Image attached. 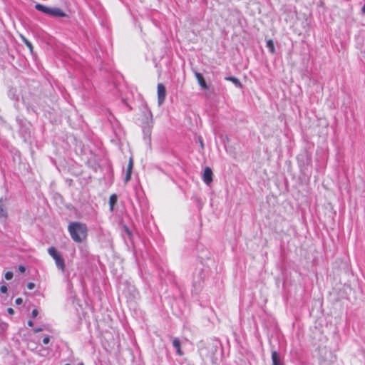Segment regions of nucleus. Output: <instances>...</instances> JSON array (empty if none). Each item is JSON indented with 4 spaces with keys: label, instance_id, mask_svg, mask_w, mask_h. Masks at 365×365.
<instances>
[{
    "label": "nucleus",
    "instance_id": "nucleus-18",
    "mask_svg": "<svg viewBox=\"0 0 365 365\" xmlns=\"http://www.w3.org/2000/svg\"><path fill=\"white\" fill-rule=\"evenodd\" d=\"M50 341V337L49 336H46L43 339V343L44 344H48Z\"/></svg>",
    "mask_w": 365,
    "mask_h": 365
},
{
    "label": "nucleus",
    "instance_id": "nucleus-26",
    "mask_svg": "<svg viewBox=\"0 0 365 365\" xmlns=\"http://www.w3.org/2000/svg\"><path fill=\"white\" fill-rule=\"evenodd\" d=\"M19 270H20L21 272H24V271H25V268H24V267H23V266H20V267H19Z\"/></svg>",
    "mask_w": 365,
    "mask_h": 365
},
{
    "label": "nucleus",
    "instance_id": "nucleus-24",
    "mask_svg": "<svg viewBox=\"0 0 365 365\" xmlns=\"http://www.w3.org/2000/svg\"><path fill=\"white\" fill-rule=\"evenodd\" d=\"M7 312L9 314H13L14 313V311L12 308H8Z\"/></svg>",
    "mask_w": 365,
    "mask_h": 365
},
{
    "label": "nucleus",
    "instance_id": "nucleus-12",
    "mask_svg": "<svg viewBox=\"0 0 365 365\" xmlns=\"http://www.w3.org/2000/svg\"><path fill=\"white\" fill-rule=\"evenodd\" d=\"M225 80L232 82L237 87H239V88L242 87L241 82L240 81V80L238 78H237L235 77H233V76L226 77Z\"/></svg>",
    "mask_w": 365,
    "mask_h": 365
},
{
    "label": "nucleus",
    "instance_id": "nucleus-9",
    "mask_svg": "<svg viewBox=\"0 0 365 365\" xmlns=\"http://www.w3.org/2000/svg\"><path fill=\"white\" fill-rule=\"evenodd\" d=\"M173 346L176 349L177 354L180 356L182 355V352L180 349V342L178 339H175L173 341Z\"/></svg>",
    "mask_w": 365,
    "mask_h": 365
},
{
    "label": "nucleus",
    "instance_id": "nucleus-22",
    "mask_svg": "<svg viewBox=\"0 0 365 365\" xmlns=\"http://www.w3.org/2000/svg\"><path fill=\"white\" fill-rule=\"evenodd\" d=\"M15 303L17 304V305H21L22 303H23V299L21 298H17L16 300H15Z\"/></svg>",
    "mask_w": 365,
    "mask_h": 365
},
{
    "label": "nucleus",
    "instance_id": "nucleus-13",
    "mask_svg": "<svg viewBox=\"0 0 365 365\" xmlns=\"http://www.w3.org/2000/svg\"><path fill=\"white\" fill-rule=\"evenodd\" d=\"M267 47L268 48L269 51L272 53H274V51H275V48H274V42L272 40L269 39L267 41Z\"/></svg>",
    "mask_w": 365,
    "mask_h": 365
},
{
    "label": "nucleus",
    "instance_id": "nucleus-21",
    "mask_svg": "<svg viewBox=\"0 0 365 365\" xmlns=\"http://www.w3.org/2000/svg\"><path fill=\"white\" fill-rule=\"evenodd\" d=\"M38 312L36 309H34L31 312L32 317L35 318L38 316Z\"/></svg>",
    "mask_w": 365,
    "mask_h": 365
},
{
    "label": "nucleus",
    "instance_id": "nucleus-1",
    "mask_svg": "<svg viewBox=\"0 0 365 365\" xmlns=\"http://www.w3.org/2000/svg\"><path fill=\"white\" fill-rule=\"evenodd\" d=\"M68 230L72 240L76 242L81 243L87 237L88 228L86 224L72 222L69 223Z\"/></svg>",
    "mask_w": 365,
    "mask_h": 365
},
{
    "label": "nucleus",
    "instance_id": "nucleus-23",
    "mask_svg": "<svg viewBox=\"0 0 365 365\" xmlns=\"http://www.w3.org/2000/svg\"><path fill=\"white\" fill-rule=\"evenodd\" d=\"M43 331V329H42V328H41V327L35 328V329H34V331L35 333H38V332H40V331Z\"/></svg>",
    "mask_w": 365,
    "mask_h": 365
},
{
    "label": "nucleus",
    "instance_id": "nucleus-4",
    "mask_svg": "<svg viewBox=\"0 0 365 365\" xmlns=\"http://www.w3.org/2000/svg\"><path fill=\"white\" fill-rule=\"evenodd\" d=\"M202 180L207 185H210L212 182V171L209 167L205 168L203 172Z\"/></svg>",
    "mask_w": 365,
    "mask_h": 365
},
{
    "label": "nucleus",
    "instance_id": "nucleus-10",
    "mask_svg": "<svg viewBox=\"0 0 365 365\" xmlns=\"http://www.w3.org/2000/svg\"><path fill=\"white\" fill-rule=\"evenodd\" d=\"M35 8L36 10L41 11L48 15L50 7L46 6L41 4H36L35 5Z\"/></svg>",
    "mask_w": 365,
    "mask_h": 365
},
{
    "label": "nucleus",
    "instance_id": "nucleus-3",
    "mask_svg": "<svg viewBox=\"0 0 365 365\" xmlns=\"http://www.w3.org/2000/svg\"><path fill=\"white\" fill-rule=\"evenodd\" d=\"M166 96V90L165 87L163 83L158 84V105L160 106L165 101Z\"/></svg>",
    "mask_w": 365,
    "mask_h": 365
},
{
    "label": "nucleus",
    "instance_id": "nucleus-8",
    "mask_svg": "<svg viewBox=\"0 0 365 365\" xmlns=\"http://www.w3.org/2000/svg\"><path fill=\"white\" fill-rule=\"evenodd\" d=\"M195 76H196V78L197 79V81H198V83L200 84V86L202 88L207 89V84H206V83L205 81V79H204L201 73H195Z\"/></svg>",
    "mask_w": 365,
    "mask_h": 365
},
{
    "label": "nucleus",
    "instance_id": "nucleus-11",
    "mask_svg": "<svg viewBox=\"0 0 365 365\" xmlns=\"http://www.w3.org/2000/svg\"><path fill=\"white\" fill-rule=\"evenodd\" d=\"M118 197L115 194H113L110 196L109 198V205H110V210L113 211L114 209V205L117 202Z\"/></svg>",
    "mask_w": 365,
    "mask_h": 365
},
{
    "label": "nucleus",
    "instance_id": "nucleus-14",
    "mask_svg": "<svg viewBox=\"0 0 365 365\" xmlns=\"http://www.w3.org/2000/svg\"><path fill=\"white\" fill-rule=\"evenodd\" d=\"M0 217L4 218L7 217L6 211L3 208L2 199H0Z\"/></svg>",
    "mask_w": 365,
    "mask_h": 365
},
{
    "label": "nucleus",
    "instance_id": "nucleus-5",
    "mask_svg": "<svg viewBox=\"0 0 365 365\" xmlns=\"http://www.w3.org/2000/svg\"><path fill=\"white\" fill-rule=\"evenodd\" d=\"M48 15L53 17H64L66 16V13L58 7H50Z\"/></svg>",
    "mask_w": 365,
    "mask_h": 365
},
{
    "label": "nucleus",
    "instance_id": "nucleus-27",
    "mask_svg": "<svg viewBox=\"0 0 365 365\" xmlns=\"http://www.w3.org/2000/svg\"><path fill=\"white\" fill-rule=\"evenodd\" d=\"M361 11L364 14H365V5L362 7Z\"/></svg>",
    "mask_w": 365,
    "mask_h": 365
},
{
    "label": "nucleus",
    "instance_id": "nucleus-29",
    "mask_svg": "<svg viewBox=\"0 0 365 365\" xmlns=\"http://www.w3.org/2000/svg\"><path fill=\"white\" fill-rule=\"evenodd\" d=\"M65 365H71L70 364H66Z\"/></svg>",
    "mask_w": 365,
    "mask_h": 365
},
{
    "label": "nucleus",
    "instance_id": "nucleus-6",
    "mask_svg": "<svg viewBox=\"0 0 365 365\" xmlns=\"http://www.w3.org/2000/svg\"><path fill=\"white\" fill-rule=\"evenodd\" d=\"M133 168V158L130 157L129 158V162H128V164L127 166L126 173H125V182H128V181H130V180L131 178Z\"/></svg>",
    "mask_w": 365,
    "mask_h": 365
},
{
    "label": "nucleus",
    "instance_id": "nucleus-15",
    "mask_svg": "<svg viewBox=\"0 0 365 365\" xmlns=\"http://www.w3.org/2000/svg\"><path fill=\"white\" fill-rule=\"evenodd\" d=\"M21 38L27 47L31 51L33 48L31 43L24 36H21Z\"/></svg>",
    "mask_w": 365,
    "mask_h": 365
},
{
    "label": "nucleus",
    "instance_id": "nucleus-2",
    "mask_svg": "<svg viewBox=\"0 0 365 365\" xmlns=\"http://www.w3.org/2000/svg\"><path fill=\"white\" fill-rule=\"evenodd\" d=\"M48 252L51 257L54 259L56 267L62 272L65 271V262L61 255L53 247H51L48 250Z\"/></svg>",
    "mask_w": 365,
    "mask_h": 365
},
{
    "label": "nucleus",
    "instance_id": "nucleus-16",
    "mask_svg": "<svg viewBox=\"0 0 365 365\" xmlns=\"http://www.w3.org/2000/svg\"><path fill=\"white\" fill-rule=\"evenodd\" d=\"M7 286L4 283L0 285V292L5 294L7 292Z\"/></svg>",
    "mask_w": 365,
    "mask_h": 365
},
{
    "label": "nucleus",
    "instance_id": "nucleus-20",
    "mask_svg": "<svg viewBox=\"0 0 365 365\" xmlns=\"http://www.w3.org/2000/svg\"><path fill=\"white\" fill-rule=\"evenodd\" d=\"M35 287V284L33 282H29L27 284V288L30 290L33 289Z\"/></svg>",
    "mask_w": 365,
    "mask_h": 365
},
{
    "label": "nucleus",
    "instance_id": "nucleus-17",
    "mask_svg": "<svg viewBox=\"0 0 365 365\" xmlns=\"http://www.w3.org/2000/svg\"><path fill=\"white\" fill-rule=\"evenodd\" d=\"M13 275H14V274H13V272H7L5 274V278H6V279H7V280H10V279H12Z\"/></svg>",
    "mask_w": 365,
    "mask_h": 365
},
{
    "label": "nucleus",
    "instance_id": "nucleus-7",
    "mask_svg": "<svg viewBox=\"0 0 365 365\" xmlns=\"http://www.w3.org/2000/svg\"><path fill=\"white\" fill-rule=\"evenodd\" d=\"M272 365H284L283 363L281 361L279 354L277 351H272Z\"/></svg>",
    "mask_w": 365,
    "mask_h": 365
},
{
    "label": "nucleus",
    "instance_id": "nucleus-25",
    "mask_svg": "<svg viewBox=\"0 0 365 365\" xmlns=\"http://www.w3.org/2000/svg\"><path fill=\"white\" fill-rule=\"evenodd\" d=\"M28 325H29V327H33V326H34V322H33V321L29 320V321L28 322Z\"/></svg>",
    "mask_w": 365,
    "mask_h": 365
},
{
    "label": "nucleus",
    "instance_id": "nucleus-28",
    "mask_svg": "<svg viewBox=\"0 0 365 365\" xmlns=\"http://www.w3.org/2000/svg\"><path fill=\"white\" fill-rule=\"evenodd\" d=\"M200 145H201V147L202 148L203 147V143H202V140H200Z\"/></svg>",
    "mask_w": 365,
    "mask_h": 365
},
{
    "label": "nucleus",
    "instance_id": "nucleus-19",
    "mask_svg": "<svg viewBox=\"0 0 365 365\" xmlns=\"http://www.w3.org/2000/svg\"><path fill=\"white\" fill-rule=\"evenodd\" d=\"M9 96L11 99H17V97H16L15 93L11 90L9 91Z\"/></svg>",
    "mask_w": 365,
    "mask_h": 365
},
{
    "label": "nucleus",
    "instance_id": "nucleus-30",
    "mask_svg": "<svg viewBox=\"0 0 365 365\" xmlns=\"http://www.w3.org/2000/svg\"><path fill=\"white\" fill-rule=\"evenodd\" d=\"M79 365H83V363H81Z\"/></svg>",
    "mask_w": 365,
    "mask_h": 365
}]
</instances>
